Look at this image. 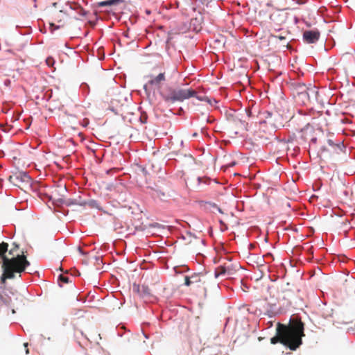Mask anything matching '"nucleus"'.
I'll return each mask as SVG.
<instances>
[{"mask_svg":"<svg viewBox=\"0 0 355 355\" xmlns=\"http://www.w3.org/2000/svg\"><path fill=\"white\" fill-rule=\"evenodd\" d=\"M277 336L270 339L272 344L279 342L288 346L291 350H296L302 343V338L304 336V324L297 322L288 327L278 323L277 327Z\"/></svg>","mask_w":355,"mask_h":355,"instance_id":"nucleus-1","label":"nucleus"},{"mask_svg":"<svg viewBox=\"0 0 355 355\" xmlns=\"http://www.w3.org/2000/svg\"><path fill=\"white\" fill-rule=\"evenodd\" d=\"M8 245L6 243H0V258L2 259L3 275L1 280L15 278V272L20 274L30 265L24 256L17 254L16 257L8 258L6 253L8 252Z\"/></svg>","mask_w":355,"mask_h":355,"instance_id":"nucleus-2","label":"nucleus"},{"mask_svg":"<svg viewBox=\"0 0 355 355\" xmlns=\"http://www.w3.org/2000/svg\"><path fill=\"white\" fill-rule=\"evenodd\" d=\"M196 92L193 89L178 88L170 90L168 94L162 95V98L166 103H175L196 96Z\"/></svg>","mask_w":355,"mask_h":355,"instance_id":"nucleus-3","label":"nucleus"},{"mask_svg":"<svg viewBox=\"0 0 355 355\" xmlns=\"http://www.w3.org/2000/svg\"><path fill=\"white\" fill-rule=\"evenodd\" d=\"M259 123H267L274 129L283 126L282 116L277 112L264 111L260 112Z\"/></svg>","mask_w":355,"mask_h":355,"instance_id":"nucleus-4","label":"nucleus"},{"mask_svg":"<svg viewBox=\"0 0 355 355\" xmlns=\"http://www.w3.org/2000/svg\"><path fill=\"white\" fill-rule=\"evenodd\" d=\"M238 269V265L228 263L217 267L215 270L214 275L216 278L220 276H227V277H230L236 273Z\"/></svg>","mask_w":355,"mask_h":355,"instance_id":"nucleus-5","label":"nucleus"},{"mask_svg":"<svg viewBox=\"0 0 355 355\" xmlns=\"http://www.w3.org/2000/svg\"><path fill=\"white\" fill-rule=\"evenodd\" d=\"M270 20L277 25H282L287 20V13L284 10L273 12L270 16Z\"/></svg>","mask_w":355,"mask_h":355,"instance_id":"nucleus-6","label":"nucleus"},{"mask_svg":"<svg viewBox=\"0 0 355 355\" xmlns=\"http://www.w3.org/2000/svg\"><path fill=\"white\" fill-rule=\"evenodd\" d=\"M165 80L164 73H160L157 76L152 78L148 82L144 85V89L147 93L148 89L150 86H154L155 87H159L162 82Z\"/></svg>","mask_w":355,"mask_h":355,"instance_id":"nucleus-7","label":"nucleus"},{"mask_svg":"<svg viewBox=\"0 0 355 355\" xmlns=\"http://www.w3.org/2000/svg\"><path fill=\"white\" fill-rule=\"evenodd\" d=\"M10 180L15 184H17L19 182L30 184L31 178L26 172H19L12 176H10Z\"/></svg>","mask_w":355,"mask_h":355,"instance_id":"nucleus-8","label":"nucleus"},{"mask_svg":"<svg viewBox=\"0 0 355 355\" xmlns=\"http://www.w3.org/2000/svg\"><path fill=\"white\" fill-rule=\"evenodd\" d=\"M320 37V33L318 31H306L303 33V39L308 44L316 42Z\"/></svg>","mask_w":355,"mask_h":355,"instance_id":"nucleus-9","label":"nucleus"},{"mask_svg":"<svg viewBox=\"0 0 355 355\" xmlns=\"http://www.w3.org/2000/svg\"><path fill=\"white\" fill-rule=\"evenodd\" d=\"M307 96L311 101H317L318 96V89L315 86L309 85L306 89Z\"/></svg>","mask_w":355,"mask_h":355,"instance_id":"nucleus-10","label":"nucleus"},{"mask_svg":"<svg viewBox=\"0 0 355 355\" xmlns=\"http://www.w3.org/2000/svg\"><path fill=\"white\" fill-rule=\"evenodd\" d=\"M137 288V291L139 293V295L143 297H148L150 295V289L146 286H141V287L137 285V286H135L134 285V288Z\"/></svg>","mask_w":355,"mask_h":355,"instance_id":"nucleus-11","label":"nucleus"},{"mask_svg":"<svg viewBox=\"0 0 355 355\" xmlns=\"http://www.w3.org/2000/svg\"><path fill=\"white\" fill-rule=\"evenodd\" d=\"M233 121L236 126L247 130L248 123L245 120L240 118L239 115L236 114L233 116Z\"/></svg>","mask_w":355,"mask_h":355,"instance_id":"nucleus-12","label":"nucleus"},{"mask_svg":"<svg viewBox=\"0 0 355 355\" xmlns=\"http://www.w3.org/2000/svg\"><path fill=\"white\" fill-rule=\"evenodd\" d=\"M297 101L302 102L303 104H306L307 102L311 101L309 98L307 96V92H305L304 93L301 92L299 95L295 96Z\"/></svg>","mask_w":355,"mask_h":355,"instance_id":"nucleus-13","label":"nucleus"},{"mask_svg":"<svg viewBox=\"0 0 355 355\" xmlns=\"http://www.w3.org/2000/svg\"><path fill=\"white\" fill-rule=\"evenodd\" d=\"M122 2H123V0H108V1H101L98 4H99V6L103 7V6H112V5H114V4H118V3H120Z\"/></svg>","mask_w":355,"mask_h":355,"instance_id":"nucleus-14","label":"nucleus"},{"mask_svg":"<svg viewBox=\"0 0 355 355\" xmlns=\"http://www.w3.org/2000/svg\"><path fill=\"white\" fill-rule=\"evenodd\" d=\"M86 204H87V202L85 201L78 200L76 199L75 200L69 199L66 202V205L68 206L73 205H79V206H85Z\"/></svg>","mask_w":355,"mask_h":355,"instance_id":"nucleus-15","label":"nucleus"},{"mask_svg":"<svg viewBox=\"0 0 355 355\" xmlns=\"http://www.w3.org/2000/svg\"><path fill=\"white\" fill-rule=\"evenodd\" d=\"M267 306L266 314L272 318L275 315V305L268 304Z\"/></svg>","mask_w":355,"mask_h":355,"instance_id":"nucleus-16","label":"nucleus"},{"mask_svg":"<svg viewBox=\"0 0 355 355\" xmlns=\"http://www.w3.org/2000/svg\"><path fill=\"white\" fill-rule=\"evenodd\" d=\"M307 86L304 84H298V85L296 87V95H299V94H301V92L304 93L306 92Z\"/></svg>","mask_w":355,"mask_h":355,"instance_id":"nucleus-17","label":"nucleus"},{"mask_svg":"<svg viewBox=\"0 0 355 355\" xmlns=\"http://www.w3.org/2000/svg\"><path fill=\"white\" fill-rule=\"evenodd\" d=\"M193 283V282L191 281V277H189L188 276H186L184 277V284L186 286H190Z\"/></svg>","mask_w":355,"mask_h":355,"instance_id":"nucleus-18","label":"nucleus"},{"mask_svg":"<svg viewBox=\"0 0 355 355\" xmlns=\"http://www.w3.org/2000/svg\"><path fill=\"white\" fill-rule=\"evenodd\" d=\"M197 180H198V182L199 184H200L201 183H204V184H207V182L209 181L208 179L202 178H200V177H198Z\"/></svg>","mask_w":355,"mask_h":355,"instance_id":"nucleus-19","label":"nucleus"},{"mask_svg":"<svg viewBox=\"0 0 355 355\" xmlns=\"http://www.w3.org/2000/svg\"><path fill=\"white\" fill-rule=\"evenodd\" d=\"M191 281L193 282V283H196L200 281L198 275H194L191 277Z\"/></svg>","mask_w":355,"mask_h":355,"instance_id":"nucleus-20","label":"nucleus"},{"mask_svg":"<svg viewBox=\"0 0 355 355\" xmlns=\"http://www.w3.org/2000/svg\"><path fill=\"white\" fill-rule=\"evenodd\" d=\"M60 279L64 283H67L69 282V278L62 275L60 276Z\"/></svg>","mask_w":355,"mask_h":355,"instance_id":"nucleus-21","label":"nucleus"},{"mask_svg":"<svg viewBox=\"0 0 355 355\" xmlns=\"http://www.w3.org/2000/svg\"><path fill=\"white\" fill-rule=\"evenodd\" d=\"M327 143L331 146H334L335 145L334 142L330 139L327 140Z\"/></svg>","mask_w":355,"mask_h":355,"instance_id":"nucleus-22","label":"nucleus"},{"mask_svg":"<svg viewBox=\"0 0 355 355\" xmlns=\"http://www.w3.org/2000/svg\"><path fill=\"white\" fill-rule=\"evenodd\" d=\"M0 300L5 304L8 303L7 300L4 299V297L2 295H0Z\"/></svg>","mask_w":355,"mask_h":355,"instance_id":"nucleus-23","label":"nucleus"},{"mask_svg":"<svg viewBox=\"0 0 355 355\" xmlns=\"http://www.w3.org/2000/svg\"><path fill=\"white\" fill-rule=\"evenodd\" d=\"M195 97H196L198 100H200L201 101H205L207 99L206 97H200V96H196Z\"/></svg>","mask_w":355,"mask_h":355,"instance_id":"nucleus-24","label":"nucleus"},{"mask_svg":"<svg viewBox=\"0 0 355 355\" xmlns=\"http://www.w3.org/2000/svg\"><path fill=\"white\" fill-rule=\"evenodd\" d=\"M245 114H246L248 117L250 116L251 112L250 111L245 110Z\"/></svg>","mask_w":355,"mask_h":355,"instance_id":"nucleus-25","label":"nucleus"},{"mask_svg":"<svg viewBox=\"0 0 355 355\" xmlns=\"http://www.w3.org/2000/svg\"><path fill=\"white\" fill-rule=\"evenodd\" d=\"M316 140H317V139H316V138H313V139H311V141H312L313 143H315V142H316Z\"/></svg>","mask_w":355,"mask_h":355,"instance_id":"nucleus-26","label":"nucleus"},{"mask_svg":"<svg viewBox=\"0 0 355 355\" xmlns=\"http://www.w3.org/2000/svg\"><path fill=\"white\" fill-rule=\"evenodd\" d=\"M187 235H188V236H189V237H192V236H193L192 235V234H191V233H190V232H189V233L187 234Z\"/></svg>","mask_w":355,"mask_h":355,"instance_id":"nucleus-27","label":"nucleus"},{"mask_svg":"<svg viewBox=\"0 0 355 355\" xmlns=\"http://www.w3.org/2000/svg\"><path fill=\"white\" fill-rule=\"evenodd\" d=\"M341 146H343V144H338V145H337V146H338L339 148H340Z\"/></svg>","mask_w":355,"mask_h":355,"instance_id":"nucleus-28","label":"nucleus"},{"mask_svg":"<svg viewBox=\"0 0 355 355\" xmlns=\"http://www.w3.org/2000/svg\"><path fill=\"white\" fill-rule=\"evenodd\" d=\"M12 253H13V250H10L9 251V254H12Z\"/></svg>","mask_w":355,"mask_h":355,"instance_id":"nucleus-29","label":"nucleus"},{"mask_svg":"<svg viewBox=\"0 0 355 355\" xmlns=\"http://www.w3.org/2000/svg\"><path fill=\"white\" fill-rule=\"evenodd\" d=\"M24 347L26 348V347H28V343H24Z\"/></svg>","mask_w":355,"mask_h":355,"instance_id":"nucleus-30","label":"nucleus"},{"mask_svg":"<svg viewBox=\"0 0 355 355\" xmlns=\"http://www.w3.org/2000/svg\"><path fill=\"white\" fill-rule=\"evenodd\" d=\"M279 38L280 40H284V37H282V36H280V37H279Z\"/></svg>","mask_w":355,"mask_h":355,"instance_id":"nucleus-31","label":"nucleus"},{"mask_svg":"<svg viewBox=\"0 0 355 355\" xmlns=\"http://www.w3.org/2000/svg\"><path fill=\"white\" fill-rule=\"evenodd\" d=\"M46 62H47V64H50V63H49V59H47V60H46Z\"/></svg>","mask_w":355,"mask_h":355,"instance_id":"nucleus-32","label":"nucleus"},{"mask_svg":"<svg viewBox=\"0 0 355 355\" xmlns=\"http://www.w3.org/2000/svg\"><path fill=\"white\" fill-rule=\"evenodd\" d=\"M28 352H29L28 349H26V354H28Z\"/></svg>","mask_w":355,"mask_h":355,"instance_id":"nucleus-33","label":"nucleus"},{"mask_svg":"<svg viewBox=\"0 0 355 355\" xmlns=\"http://www.w3.org/2000/svg\"><path fill=\"white\" fill-rule=\"evenodd\" d=\"M218 211H219V212H220V213L222 212V211H221V209H220V208H218Z\"/></svg>","mask_w":355,"mask_h":355,"instance_id":"nucleus-34","label":"nucleus"}]
</instances>
